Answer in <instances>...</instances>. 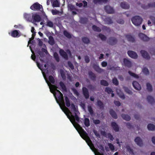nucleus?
<instances>
[{
    "mask_svg": "<svg viewBox=\"0 0 155 155\" xmlns=\"http://www.w3.org/2000/svg\"><path fill=\"white\" fill-rule=\"evenodd\" d=\"M57 96L58 98L59 101L64 105V100L63 95L62 93L61 94H57Z\"/></svg>",
    "mask_w": 155,
    "mask_h": 155,
    "instance_id": "22",
    "label": "nucleus"
},
{
    "mask_svg": "<svg viewBox=\"0 0 155 155\" xmlns=\"http://www.w3.org/2000/svg\"><path fill=\"white\" fill-rule=\"evenodd\" d=\"M85 61L86 63H88L90 61L89 57L87 56H86L84 58Z\"/></svg>",
    "mask_w": 155,
    "mask_h": 155,
    "instance_id": "62",
    "label": "nucleus"
},
{
    "mask_svg": "<svg viewBox=\"0 0 155 155\" xmlns=\"http://www.w3.org/2000/svg\"><path fill=\"white\" fill-rule=\"evenodd\" d=\"M107 136L108 137V138L111 141H113L114 140V138L113 137V136L110 133H108L107 134Z\"/></svg>",
    "mask_w": 155,
    "mask_h": 155,
    "instance_id": "58",
    "label": "nucleus"
},
{
    "mask_svg": "<svg viewBox=\"0 0 155 155\" xmlns=\"http://www.w3.org/2000/svg\"><path fill=\"white\" fill-rule=\"evenodd\" d=\"M68 64L69 67L71 68V70H73L74 69V66L71 61H68Z\"/></svg>",
    "mask_w": 155,
    "mask_h": 155,
    "instance_id": "55",
    "label": "nucleus"
},
{
    "mask_svg": "<svg viewBox=\"0 0 155 155\" xmlns=\"http://www.w3.org/2000/svg\"><path fill=\"white\" fill-rule=\"evenodd\" d=\"M61 77L63 79L66 78V77L64 72L63 71H61L60 72Z\"/></svg>",
    "mask_w": 155,
    "mask_h": 155,
    "instance_id": "59",
    "label": "nucleus"
},
{
    "mask_svg": "<svg viewBox=\"0 0 155 155\" xmlns=\"http://www.w3.org/2000/svg\"><path fill=\"white\" fill-rule=\"evenodd\" d=\"M32 18L34 22H38L41 21V18L39 15L35 14L34 15H33Z\"/></svg>",
    "mask_w": 155,
    "mask_h": 155,
    "instance_id": "24",
    "label": "nucleus"
},
{
    "mask_svg": "<svg viewBox=\"0 0 155 155\" xmlns=\"http://www.w3.org/2000/svg\"><path fill=\"white\" fill-rule=\"evenodd\" d=\"M79 134L81 137L85 140L88 145L90 147L91 149L93 151V150L95 149L94 144L92 143V141L90 140L89 137L88 136L86 132L82 128V131L81 133L79 132Z\"/></svg>",
    "mask_w": 155,
    "mask_h": 155,
    "instance_id": "1",
    "label": "nucleus"
},
{
    "mask_svg": "<svg viewBox=\"0 0 155 155\" xmlns=\"http://www.w3.org/2000/svg\"><path fill=\"white\" fill-rule=\"evenodd\" d=\"M108 1V0H93V2L95 4H101L103 3H107Z\"/></svg>",
    "mask_w": 155,
    "mask_h": 155,
    "instance_id": "23",
    "label": "nucleus"
},
{
    "mask_svg": "<svg viewBox=\"0 0 155 155\" xmlns=\"http://www.w3.org/2000/svg\"><path fill=\"white\" fill-rule=\"evenodd\" d=\"M49 81L52 84H54L55 82V80L54 77L52 75H50L48 77Z\"/></svg>",
    "mask_w": 155,
    "mask_h": 155,
    "instance_id": "50",
    "label": "nucleus"
},
{
    "mask_svg": "<svg viewBox=\"0 0 155 155\" xmlns=\"http://www.w3.org/2000/svg\"><path fill=\"white\" fill-rule=\"evenodd\" d=\"M100 83L101 85L105 86H107L109 85L107 82L106 80H102L101 81Z\"/></svg>",
    "mask_w": 155,
    "mask_h": 155,
    "instance_id": "41",
    "label": "nucleus"
},
{
    "mask_svg": "<svg viewBox=\"0 0 155 155\" xmlns=\"http://www.w3.org/2000/svg\"><path fill=\"white\" fill-rule=\"evenodd\" d=\"M53 56L55 60L57 62H59L60 58L58 54L56 52L54 53Z\"/></svg>",
    "mask_w": 155,
    "mask_h": 155,
    "instance_id": "35",
    "label": "nucleus"
},
{
    "mask_svg": "<svg viewBox=\"0 0 155 155\" xmlns=\"http://www.w3.org/2000/svg\"><path fill=\"white\" fill-rule=\"evenodd\" d=\"M111 126L115 132L119 131L120 128L118 125L115 122H112L111 123Z\"/></svg>",
    "mask_w": 155,
    "mask_h": 155,
    "instance_id": "10",
    "label": "nucleus"
},
{
    "mask_svg": "<svg viewBox=\"0 0 155 155\" xmlns=\"http://www.w3.org/2000/svg\"><path fill=\"white\" fill-rule=\"evenodd\" d=\"M123 62L125 66L129 68L131 67L132 65V62L128 59L126 58H124Z\"/></svg>",
    "mask_w": 155,
    "mask_h": 155,
    "instance_id": "13",
    "label": "nucleus"
},
{
    "mask_svg": "<svg viewBox=\"0 0 155 155\" xmlns=\"http://www.w3.org/2000/svg\"><path fill=\"white\" fill-rule=\"evenodd\" d=\"M83 94L86 99L89 98V92L87 89L85 87H83L82 88Z\"/></svg>",
    "mask_w": 155,
    "mask_h": 155,
    "instance_id": "9",
    "label": "nucleus"
},
{
    "mask_svg": "<svg viewBox=\"0 0 155 155\" xmlns=\"http://www.w3.org/2000/svg\"><path fill=\"white\" fill-rule=\"evenodd\" d=\"M105 91L108 94H110L113 92L112 90L108 87H107L106 88Z\"/></svg>",
    "mask_w": 155,
    "mask_h": 155,
    "instance_id": "54",
    "label": "nucleus"
},
{
    "mask_svg": "<svg viewBox=\"0 0 155 155\" xmlns=\"http://www.w3.org/2000/svg\"><path fill=\"white\" fill-rule=\"evenodd\" d=\"M87 109L88 112H89L90 114L92 116L94 115L93 110L92 107L90 105H88L87 106Z\"/></svg>",
    "mask_w": 155,
    "mask_h": 155,
    "instance_id": "31",
    "label": "nucleus"
},
{
    "mask_svg": "<svg viewBox=\"0 0 155 155\" xmlns=\"http://www.w3.org/2000/svg\"><path fill=\"white\" fill-rule=\"evenodd\" d=\"M132 85L134 88L137 90H140L141 89V86L139 84L137 81H134L132 83Z\"/></svg>",
    "mask_w": 155,
    "mask_h": 155,
    "instance_id": "17",
    "label": "nucleus"
},
{
    "mask_svg": "<svg viewBox=\"0 0 155 155\" xmlns=\"http://www.w3.org/2000/svg\"><path fill=\"white\" fill-rule=\"evenodd\" d=\"M93 120V123L95 124H99L101 122L100 120L98 119L94 120Z\"/></svg>",
    "mask_w": 155,
    "mask_h": 155,
    "instance_id": "63",
    "label": "nucleus"
},
{
    "mask_svg": "<svg viewBox=\"0 0 155 155\" xmlns=\"http://www.w3.org/2000/svg\"><path fill=\"white\" fill-rule=\"evenodd\" d=\"M122 118L127 121H129L131 119L130 117L127 114H122L121 115Z\"/></svg>",
    "mask_w": 155,
    "mask_h": 155,
    "instance_id": "32",
    "label": "nucleus"
},
{
    "mask_svg": "<svg viewBox=\"0 0 155 155\" xmlns=\"http://www.w3.org/2000/svg\"><path fill=\"white\" fill-rule=\"evenodd\" d=\"M88 74L91 80L93 81L95 80L96 76L92 71H89L88 72Z\"/></svg>",
    "mask_w": 155,
    "mask_h": 155,
    "instance_id": "18",
    "label": "nucleus"
},
{
    "mask_svg": "<svg viewBox=\"0 0 155 155\" xmlns=\"http://www.w3.org/2000/svg\"><path fill=\"white\" fill-rule=\"evenodd\" d=\"M132 23L135 25H140L142 23L143 19L139 16H136L133 17L131 19Z\"/></svg>",
    "mask_w": 155,
    "mask_h": 155,
    "instance_id": "2",
    "label": "nucleus"
},
{
    "mask_svg": "<svg viewBox=\"0 0 155 155\" xmlns=\"http://www.w3.org/2000/svg\"><path fill=\"white\" fill-rule=\"evenodd\" d=\"M55 91H56L57 93H55L54 92V91L52 90L51 89H50V91L51 92L53 93L54 94V95L55 97V98L57 101L58 103H59L58 101V99L57 98V97L56 96V94H61V93H62L59 90H57V89L55 90Z\"/></svg>",
    "mask_w": 155,
    "mask_h": 155,
    "instance_id": "26",
    "label": "nucleus"
},
{
    "mask_svg": "<svg viewBox=\"0 0 155 155\" xmlns=\"http://www.w3.org/2000/svg\"><path fill=\"white\" fill-rule=\"evenodd\" d=\"M82 40L84 43L87 44H88L90 42L89 39L87 37H82Z\"/></svg>",
    "mask_w": 155,
    "mask_h": 155,
    "instance_id": "33",
    "label": "nucleus"
},
{
    "mask_svg": "<svg viewBox=\"0 0 155 155\" xmlns=\"http://www.w3.org/2000/svg\"><path fill=\"white\" fill-rule=\"evenodd\" d=\"M47 25L49 27L52 28L53 27L54 24L52 21H48L47 22Z\"/></svg>",
    "mask_w": 155,
    "mask_h": 155,
    "instance_id": "52",
    "label": "nucleus"
},
{
    "mask_svg": "<svg viewBox=\"0 0 155 155\" xmlns=\"http://www.w3.org/2000/svg\"><path fill=\"white\" fill-rule=\"evenodd\" d=\"M93 30L96 31L101 32V29L98 27H97L95 25H93L92 27Z\"/></svg>",
    "mask_w": 155,
    "mask_h": 155,
    "instance_id": "36",
    "label": "nucleus"
},
{
    "mask_svg": "<svg viewBox=\"0 0 155 155\" xmlns=\"http://www.w3.org/2000/svg\"><path fill=\"white\" fill-rule=\"evenodd\" d=\"M126 148L127 150L130 153H133V150L130 148V146H127Z\"/></svg>",
    "mask_w": 155,
    "mask_h": 155,
    "instance_id": "57",
    "label": "nucleus"
},
{
    "mask_svg": "<svg viewBox=\"0 0 155 155\" xmlns=\"http://www.w3.org/2000/svg\"><path fill=\"white\" fill-rule=\"evenodd\" d=\"M125 37L128 41L132 43L135 42V39L134 37L132 36L131 34L126 35Z\"/></svg>",
    "mask_w": 155,
    "mask_h": 155,
    "instance_id": "16",
    "label": "nucleus"
},
{
    "mask_svg": "<svg viewBox=\"0 0 155 155\" xmlns=\"http://www.w3.org/2000/svg\"><path fill=\"white\" fill-rule=\"evenodd\" d=\"M68 117L72 124H73V123L75 122V120H76L78 122H79V118L76 113H75V116H74L72 115H71V118L69 116H68Z\"/></svg>",
    "mask_w": 155,
    "mask_h": 155,
    "instance_id": "5",
    "label": "nucleus"
},
{
    "mask_svg": "<svg viewBox=\"0 0 155 155\" xmlns=\"http://www.w3.org/2000/svg\"><path fill=\"white\" fill-rule=\"evenodd\" d=\"M59 85L63 91H67V88L66 87L63 82L62 81H60L59 83Z\"/></svg>",
    "mask_w": 155,
    "mask_h": 155,
    "instance_id": "39",
    "label": "nucleus"
},
{
    "mask_svg": "<svg viewBox=\"0 0 155 155\" xmlns=\"http://www.w3.org/2000/svg\"><path fill=\"white\" fill-rule=\"evenodd\" d=\"M117 22L121 24H123L124 23V21L122 19H119L117 21Z\"/></svg>",
    "mask_w": 155,
    "mask_h": 155,
    "instance_id": "64",
    "label": "nucleus"
},
{
    "mask_svg": "<svg viewBox=\"0 0 155 155\" xmlns=\"http://www.w3.org/2000/svg\"><path fill=\"white\" fill-rule=\"evenodd\" d=\"M117 41V39L115 37H110L109 38L107 42L109 45L113 46L116 44Z\"/></svg>",
    "mask_w": 155,
    "mask_h": 155,
    "instance_id": "4",
    "label": "nucleus"
},
{
    "mask_svg": "<svg viewBox=\"0 0 155 155\" xmlns=\"http://www.w3.org/2000/svg\"><path fill=\"white\" fill-rule=\"evenodd\" d=\"M138 36L140 39L144 41H148L150 40V38L146 35L143 33H140Z\"/></svg>",
    "mask_w": 155,
    "mask_h": 155,
    "instance_id": "8",
    "label": "nucleus"
},
{
    "mask_svg": "<svg viewBox=\"0 0 155 155\" xmlns=\"http://www.w3.org/2000/svg\"><path fill=\"white\" fill-rule=\"evenodd\" d=\"M98 37L100 38L103 41H106L107 38L105 36L102 34H99L98 35Z\"/></svg>",
    "mask_w": 155,
    "mask_h": 155,
    "instance_id": "42",
    "label": "nucleus"
},
{
    "mask_svg": "<svg viewBox=\"0 0 155 155\" xmlns=\"http://www.w3.org/2000/svg\"><path fill=\"white\" fill-rule=\"evenodd\" d=\"M11 35L14 38L18 37L20 36V35H19V31L17 30L12 31L11 32Z\"/></svg>",
    "mask_w": 155,
    "mask_h": 155,
    "instance_id": "20",
    "label": "nucleus"
},
{
    "mask_svg": "<svg viewBox=\"0 0 155 155\" xmlns=\"http://www.w3.org/2000/svg\"><path fill=\"white\" fill-rule=\"evenodd\" d=\"M65 100L66 106L68 107H69L71 105L69 99L67 96H66L65 97Z\"/></svg>",
    "mask_w": 155,
    "mask_h": 155,
    "instance_id": "38",
    "label": "nucleus"
},
{
    "mask_svg": "<svg viewBox=\"0 0 155 155\" xmlns=\"http://www.w3.org/2000/svg\"><path fill=\"white\" fill-rule=\"evenodd\" d=\"M72 91L73 92L74 94L78 97L79 96V94L77 90L74 88H72L71 89Z\"/></svg>",
    "mask_w": 155,
    "mask_h": 155,
    "instance_id": "51",
    "label": "nucleus"
},
{
    "mask_svg": "<svg viewBox=\"0 0 155 155\" xmlns=\"http://www.w3.org/2000/svg\"><path fill=\"white\" fill-rule=\"evenodd\" d=\"M64 34L66 37L68 38H71V34L66 31H64Z\"/></svg>",
    "mask_w": 155,
    "mask_h": 155,
    "instance_id": "46",
    "label": "nucleus"
},
{
    "mask_svg": "<svg viewBox=\"0 0 155 155\" xmlns=\"http://www.w3.org/2000/svg\"><path fill=\"white\" fill-rule=\"evenodd\" d=\"M109 113L110 114L113 118L115 119L117 118L118 117L117 114L112 109H111L110 110Z\"/></svg>",
    "mask_w": 155,
    "mask_h": 155,
    "instance_id": "25",
    "label": "nucleus"
},
{
    "mask_svg": "<svg viewBox=\"0 0 155 155\" xmlns=\"http://www.w3.org/2000/svg\"><path fill=\"white\" fill-rule=\"evenodd\" d=\"M147 89L148 90V91L149 92H151L152 91V85L150 83H147Z\"/></svg>",
    "mask_w": 155,
    "mask_h": 155,
    "instance_id": "43",
    "label": "nucleus"
},
{
    "mask_svg": "<svg viewBox=\"0 0 155 155\" xmlns=\"http://www.w3.org/2000/svg\"><path fill=\"white\" fill-rule=\"evenodd\" d=\"M149 130L153 131L155 130V125L152 124H149L147 126Z\"/></svg>",
    "mask_w": 155,
    "mask_h": 155,
    "instance_id": "30",
    "label": "nucleus"
},
{
    "mask_svg": "<svg viewBox=\"0 0 155 155\" xmlns=\"http://www.w3.org/2000/svg\"><path fill=\"white\" fill-rule=\"evenodd\" d=\"M121 7L124 9H127L130 8V5L129 4L125 2H123L120 3Z\"/></svg>",
    "mask_w": 155,
    "mask_h": 155,
    "instance_id": "21",
    "label": "nucleus"
},
{
    "mask_svg": "<svg viewBox=\"0 0 155 155\" xmlns=\"http://www.w3.org/2000/svg\"><path fill=\"white\" fill-rule=\"evenodd\" d=\"M97 105L101 109H103L104 107L103 103L100 100H98L97 102Z\"/></svg>",
    "mask_w": 155,
    "mask_h": 155,
    "instance_id": "27",
    "label": "nucleus"
},
{
    "mask_svg": "<svg viewBox=\"0 0 155 155\" xmlns=\"http://www.w3.org/2000/svg\"><path fill=\"white\" fill-rule=\"evenodd\" d=\"M106 22L108 24H111L113 23V21L111 18L109 17L106 18L105 19Z\"/></svg>",
    "mask_w": 155,
    "mask_h": 155,
    "instance_id": "45",
    "label": "nucleus"
},
{
    "mask_svg": "<svg viewBox=\"0 0 155 155\" xmlns=\"http://www.w3.org/2000/svg\"><path fill=\"white\" fill-rule=\"evenodd\" d=\"M140 52L144 58L148 60L150 59V55L145 50H142L140 51Z\"/></svg>",
    "mask_w": 155,
    "mask_h": 155,
    "instance_id": "15",
    "label": "nucleus"
},
{
    "mask_svg": "<svg viewBox=\"0 0 155 155\" xmlns=\"http://www.w3.org/2000/svg\"><path fill=\"white\" fill-rule=\"evenodd\" d=\"M24 16L25 18L27 21H30L31 19V14L25 13Z\"/></svg>",
    "mask_w": 155,
    "mask_h": 155,
    "instance_id": "34",
    "label": "nucleus"
},
{
    "mask_svg": "<svg viewBox=\"0 0 155 155\" xmlns=\"http://www.w3.org/2000/svg\"><path fill=\"white\" fill-rule=\"evenodd\" d=\"M48 42L51 45H53L55 43V41L53 37L50 36L48 37Z\"/></svg>",
    "mask_w": 155,
    "mask_h": 155,
    "instance_id": "28",
    "label": "nucleus"
},
{
    "mask_svg": "<svg viewBox=\"0 0 155 155\" xmlns=\"http://www.w3.org/2000/svg\"><path fill=\"white\" fill-rule=\"evenodd\" d=\"M127 54L130 58L134 59H137L138 55L136 52L132 51L129 50L127 51Z\"/></svg>",
    "mask_w": 155,
    "mask_h": 155,
    "instance_id": "12",
    "label": "nucleus"
},
{
    "mask_svg": "<svg viewBox=\"0 0 155 155\" xmlns=\"http://www.w3.org/2000/svg\"><path fill=\"white\" fill-rule=\"evenodd\" d=\"M141 7L144 9H147L150 8H155V2L148 3L147 5H142Z\"/></svg>",
    "mask_w": 155,
    "mask_h": 155,
    "instance_id": "6",
    "label": "nucleus"
},
{
    "mask_svg": "<svg viewBox=\"0 0 155 155\" xmlns=\"http://www.w3.org/2000/svg\"><path fill=\"white\" fill-rule=\"evenodd\" d=\"M142 71L146 75L149 74V70L147 68H144L142 70Z\"/></svg>",
    "mask_w": 155,
    "mask_h": 155,
    "instance_id": "47",
    "label": "nucleus"
},
{
    "mask_svg": "<svg viewBox=\"0 0 155 155\" xmlns=\"http://www.w3.org/2000/svg\"><path fill=\"white\" fill-rule=\"evenodd\" d=\"M128 73L131 76L135 78H139V76L138 75L130 71H129Z\"/></svg>",
    "mask_w": 155,
    "mask_h": 155,
    "instance_id": "44",
    "label": "nucleus"
},
{
    "mask_svg": "<svg viewBox=\"0 0 155 155\" xmlns=\"http://www.w3.org/2000/svg\"><path fill=\"white\" fill-rule=\"evenodd\" d=\"M84 124L87 127H88L90 126V120L88 118H86L84 119Z\"/></svg>",
    "mask_w": 155,
    "mask_h": 155,
    "instance_id": "40",
    "label": "nucleus"
},
{
    "mask_svg": "<svg viewBox=\"0 0 155 155\" xmlns=\"http://www.w3.org/2000/svg\"><path fill=\"white\" fill-rule=\"evenodd\" d=\"M125 91L129 94H132V92L128 87H124V88Z\"/></svg>",
    "mask_w": 155,
    "mask_h": 155,
    "instance_id": "48",
    "label": "nucleus"
},
{
    "mask_svg": "<svg viewBox=\"0 0 155 155\" xmlns=\"http://www.w3.org/2000/svg\"><path fill=\"white\" fill-rule=\"evenodd\" d=\"M71 109L72 110H73L75 112H77V109L75 107V105L74 104L72 103L71 104Z\"/></svg>",
    "mask_w": 155,
    "mask_h": 155,
    "instance_id": "60",
    "label": "nucleus"
},
{
    "mask_svg": "<svg viewBox=\"0 0 155 155\" xmlns=\"http://www.w3.org/2000/svg\"><path fill=\"white\" fill-rule=\"evenodd\" d=\"M112 82L116 86H117L119 84V82L116 78H114L112 79Z\"/></svg>",
    "mask_w": 155,
    "mask_h": 155,
    "instance_id": "49",
    "label": "nucleus"
},
{
    "mask_svg": "<svg viewBox=\"0 0 155 155\" xmlns=\"http://www.w3.org/2000/svg\"><path fill=\"white\" fill-rule=\"evenodd\" d=\"M147 100L148 102L151 104L154 102V100L153 98L150 95H148L147 97Z\"/></svg>",
    "mask_w": 155,
    "mask_h": 155,
    "instance_id": "29",
    "label": "nucleus"
},
{
    "mask_svg": "<svg viewBox=\"0 0 155 155\" xmlns=\"http://www.w3.org/2000/svg\"><path fill=\"white\" fill-rule=\"evenodd\" d=\"M93 68L94 70L98 73H101L103 71V70L100 68L98 65H94Z\"/></svg>",
    "mask_w": 155,
    "mask_h": 155,
    "instance_id": "19",
    "label": "nucleus"
},
{
    "mask_svg": "<svg viewBox=\"0 0 155 155\" xmlns=\"http://www.w3.org/2000/svg\"><path fill=\"white\" fill-rule=\"evenodd\" d=\"M53 5L54 7H58L59 6V4L58 0L54 1L53 3Z\"/></svg>",
    "mask_w": 155,
    "mask_h": 155,
    "instance_id": "53",
    "label": "nucleus"
},
{
    "mask_svg": "<svg viewBox=\"0 0 155 155\" xmlns=\"http://www.w3.org/2000/svg\"><path fill=\"white\" fill-rule=\"evenodd\" d=\"M105 12L108 14H112L114 13V11L113 7L109 5H107L104 7Z\"/></svg>",
    "mask_w": 155,
    "mask_h": 155,
    "instance_id": "7",
    "label": "nucleus"
},
{
    "mask_svg": "<svg viewBox=\"0 0 155 155\" xmlns=\"http://www.w3.org/2000/svg\"><path fill=\"white\" fill-rule=\"evenodd\" d=\"M134 141L140 147H142L143 145L142 140L139 137H137L134 140Z\"/></svg>",
    "mask_w": 155,
    "mask_h": 155,
    "instance_id": "14",
    "label": "nucleus"
},
{
    "mask_svg": "<svg viewBox=\"0 0 155 155\" xmlns=\"http://www.w3.org/2000/svg\"><path fill=\"white\" fill-rule=\"evenodd\" d=\"M108 145L111 150H114V145L111 143H108Z\"/></svg>",
    "mask_w": 155,
    "mask_h": 155,
    "instance_id": "56",
    "label": "nucleus"
},
{
    "mask_svg": "<svg viewBox=\"0 0 155 155\" xmlns=\"http://www.w3.org/2000/svg\"><path fill=\"white\" fill-rule=\"evenodd\" d=\"M81 23L83 24H86L88 21V19L86 18H81L80 20Z\"/></svg>",
    "mask_w": 155,
    "mask_h": 155,
    "instance_id": "37",
    "label": "nucleus"
},
{
    "mask_svg": "<svg viewBox=\"0 0 155 155\" xmlns=\"http://www.w3.org/2000/svg\"><path fill=\"white\" fill-rule=\"evenodd\" d=\"M52 14L53 15H56L59 13V11L57 10H52L51 11Z\"/></svg>",
    "mask_w": 155,
    "mask_h": 155,
    "instance_id": "61",
    "label": "nucleus"
},
{
    "mask_svg": "<svg viewBox=\"0 0 155 155\" xmlns=\"http://www.w3.org/2000/svg\"><path fill=\"white\" fill-rule=\"evenodd\" d=\"M59 53L61 56L66 60L68 59V56L67 53L63 49H60L59 51Z\"/></svg>",
    "mask_w": 155,
    "mask_h": 155,
    "instance_id": "11",
    "label": "nucleus"
},
{
    "mask_svg": "<svg viewBox=\"0 0 155 155\" xmlns=\"http://www.w3.org/2000/svg\"><path fill=\"white\" fill-rule=\"evenodd\" d=\"M30 8L33 10H39L41 9L43 10L42 5L38 2H36L33 4L30 7Z\"/></svg>",
    "mask_w": 155,
    "mask_h": 155,
    "instance_id": "3",
    "label": "nucleus"
}]
</instances>
